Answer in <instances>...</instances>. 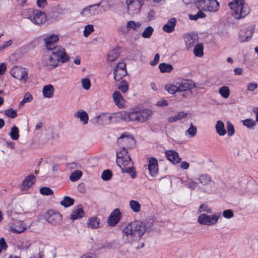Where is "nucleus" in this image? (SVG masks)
<instances>
[{
  "mask_svg": "<svg viewBox=\"0 0 258 258\" xmlns=\"http://www.w3.org/2000/svg\"><path fill=\"white\" fill-rule=\"evenodd\" d=\"M69 59L64 49L60 46H57L48 50L47 54L43 57V61L44 65L51 69L58 66L59 62L64 63Z\"/></svg>",
  "mask_w": 258,
  "mask_h": 258,
  "instance_id": "nucleus-1",
  "label": "nucleus"
},
{
  "mask_svg": "<svg viewBox=\"0 0 258 258\" xmlns=\"http://www.w3.org/2000/svg\"><path fill=\"white\" fill-rule=\"evenodd\" d=\"M117 162L123 165L122 171L123 173H129L131 177L136 175V171L133 167V163L128 154L127 149H120L116 152Z\"/></svg>",
  "mask_w": 258,
  "mask_h": 258,
  "instance_id": "nucleus-2",
  "label": "nucleus"
},
{
  "mask_svg": "<svg viewBox=\"0 0 258 258\" xmlns=\"http://www.w3.org/2000/svg\"><path fill=\"white\" fill-rule=\"evenodd\" d=\"M228 6L233 10V17L237 20L244 18L250 12V8L244 0H233Z\"/></svg>",
  "mask_w": 258,
  "mask_h": 258,
  "instance_id": "nucleus-3",
  "label": "nucleus"
},
{
  "mask_svg": "<svg viewBox=\"0 0 258 258\" xmlns=\"http://www.w3.org/2000/svg\"><path fill=\"white\" fill-rule=\"evenodd\" d=\"M144 3L145 0H126L128 14L134 16L139 14Z\"/></svg>",
  "mask_w": 258,
  "mask_h": 258,
  "instance_id": "nucleus-4",
  "label": "nucleus"
},
{
  "mask_svg": "<svg viewBox=\"0 0 258 258\" xmlns=\"http://www.w3.org/2000/svg\"><path fill=\"white\" fill-rule=\"evenodd\" d=\"M134 231V221L129 223L123 229L122 238L125 243L132 244L135 242Z\"/></svg>",
  "mask_w": 258,
  "mask_h": 258,
  "instance_id": "nucleus-5",
  "label": "nucleus"
},
{
  "mask_svg": "<svg viewBox=\"0 0 258 258\" xmlns=\"http://www.w3.org/2000/svg\"><path fill=\"white\" fill-rule=\"evenodd\" d=\"M254 32V26H248L242 28L238 33V40L240 42H245L250 40Z\"/></svg>",
  "mask_w": 258,
  "mask_h": 258,
  "instance_id": "nucleus-6",
  "label": "nucleus"
},
{
  "mask_svg": "<svg viewBox=\"0 0 258 258\" xmlns=\"http://www.w3.org/2000/svg\"><path fill=\"white\" fill-rule=\"evenodd\" d=\"M220 216L217 214L208 215L206 214H202L198 217V222L202 225L211 226L215 224Z\"/></svg>",
  "mask_w": 258,
  "mask_h": 258,
  "instance_id": "nucleus-7",
  "label": "nucleus"
},
{
  "mask_svg": "<svg viewBox=\"0 0 258 258\" xmlns=\"http://www.w3.org/2000/svg\"><path fill=\"white\" fill-rule=\"evenodd\" d=\"M11 75L15 79L26 82L28 79L27 72L24 68L20 67H14L10 71Z\"/></svg>",
  "mask_w": 258,
  "mask_h": 258,
  "instance_id": "nucleus-8",
  "label": "nucleus"
},
{
  "mask_svg": "<svg viewBox=\"0 0 258 258\" xmlns=\"http://www.w3.org/2000/svg\"><path fill=\"white\" fill-rule=\"evenodd\" d=\"M134 238L135 241L141 239L146 231L145 223L140 221H134Z\"/></svg>",
  "mask_w": 258,
  "mask_h": 258,
  "instance_id": "nucleus-9",
  "label": "nucleus"
},
{
  "mask_svg": "<svg viewBox=\"0 0 258 258\" xmlns=\"http://www.w3.org/2000/svg\"><path fill=\"white\" fill-rule=\"evenodd\" d=\"M113 74L115 81H120L127 74L126 64L123 62H119L114 70Z\"/></svg>",
  "mask_w": 258,
  "mask_h": 258,
  "instance_id": "nucleus-10",
  "label": "nucleus"
},
{
  "mask_svg": "<svg viewBox=\"0 0 258 258\" xmlns=\"http://www.w3.org/2000/svg\"><path fill=\"white\" fill-rule=\"evenodd\" d=\"M121 217L120 210L118 208L115 209L112 211L108 217V224L112 227L115 226L120 220Z\"/></svg>",
  "mask_w": 258,
  "mask_h": 258,
  "instance_id": "nucleus-11",
  "label": "nucleus"
},
{
  "mask_svg": "<svg viewBox=\"0 0 258 258\" xmlns=\"http://www.w3.org/2000/svg\"><path fill=\"white\" fill-rule=\"evenodd\" d=\"M46 20L45 13L39 11H34L32 18L31 21L35 25H40L44 24Z\"/></svg>",
  "mask_w": 258,
  "mask_h": 258,
  "instance_id": "nucleus-12",
  "label": "nucleus"
},
{
  "mask_svg": "<svg viewBox=\"0 0 258 258\" xmlns=\"http://www.w3.org/2000/svg\"><path fill=\"white\" fill-rule=\"evenodd\" d=\"M27 226L23 221L21 220L14 221L10 225L11 231L15 233H21L26 229Z\"/></svg>",
  "mask_w": 258,
  "mask_h": 258,
  "instance_id": "nucleus-13",
  "label": "nucleus"
},
{
  "mask_svg": "<svg viewBox=\"0 0 258 258\" xmlns=\"http://www.w3.org/2000/svg\"><path fill=\"white\" fill-rule=\"evenodd\" d=\"M48 216L47 217V221L53 225L59 224L62 221V216L58 212H55L50 210L47 212Z\"/></svg>",
  "mask_w": 258,
  "mask_h": 258,
  "instance_id": "nucleus-14",
  "label": "nucleus"
},
{
  "mask_svg": "<svg viewBox=\"0 0 258 258\" xmlns=\"http://www.w3.org/2000/svg\"><path fill=\"white\" fill-rule=\"evenodd\" d=\"M152 111L148 109L138 108V122H144L150 119L152 115Z\"/></svg>",
  "mask_w": 258,
  "mask_h": 258,
  "instance_id": "nucleus-15",
  "label": "nucleus"
},
{
  "mask_svg": "<svg viewBox=\"0 0 258 258\" xmlns=\"http://www.w3.org/2000/svg\"><path fill=\"white\" fill-rule=\"evenodd\" d=\"M165 153L167 159L173 164H177L181 161L178 153L174 150H167Z\"/></svg>",
  "mask_w": 258,
  "mask_h": 258,
  "instance_id": "nucleus-16",
  "label": "nucleus"
},
{
  "mask_svg": "<svg viewBox=\"0 0 258 258\" xmlns=\"http://www.w3.org/2000/svg\"><path fill=\"white\" fill-rule=\"evenodd\" d=\"M134 142V138L127 136L124 137L123 135L121 136L117 140V143L119 146H120V149H127Z\"/></svg>",
  "mask_w": 258,
  "mask_h": 258,
  "instance_id": "nucleus-17",
  "label": "nucleus"
},
{
  "mask_svg": "<svg viewBox=\"0 0 258 258\" xmlns=\"http://www.w3.org/2000/svg\"><path fill=\"white\" fill-rule=\"evenodd\" d=\"M176 84L179 92L190 90L194 85L193 82L191 80H183L176 82Z\"/></svg>",
  "mask_w": 258,
  "mask_h": 258,
  "instance_id": "nucleus-18",
  "label": "nucleus"
},
{
  "mask_svg": "<svg viewBox=\"0 0 258 258\" xmlns=\"http://www.w3.org/2000/svg\"><path fill=\"white\" fill-rule=\"evenodd\" d=\"M148 170L151 176H156L158 171V161L154 158H151L149 160Z\"/></svg>",
  "mask_w": 258,
  "mask_h": 258,
  "instance_id": "nucleus-19",
  "label": "nucleus"
},
{
  "mask_svg": "<svg viewBox=\"0 0 258 258\" xmlns=\"http://www.w3.org/2000/svg\"><path fill=\"white\" fill-rule=\"evenodd\" d=\"M99 13L97 5H95L85 8L82 11L81 14L84 17H89L90 15H97Z\"/></svg>",
  "mask_w": 258,
  "mask_h": 258,
  "instance_id": "nucleus-20",
  "label": "nucleus"
},
{
  "mask_svg": "<svg viewBox=\"0 0 258 258\" xmlns=\"http://www.w3.org/2000/svg\"><path fill=\"white\" fill-rule=\"evenodd\" d=\"M58 40V37L55 34H51L44 39L45 46L48 50L55 47L54 45V43Z\"/></svg>",
  "mask_w": 258,
  "mask_h": 258,
  "instance_id": "nucleus-21",
  "label": "nucleus"
},
{
  "mask_svg": "<svg viewBox=\"0 0 258 258\" xmlns=\"http://www.w3.org/2000/svg\"><path fill=\"white\" fill-rule=\"evenodd\" d=\"M84 216V212L82 205H79L76 209L73 210L70 215V219L76 220L82 218Z\"/></svg>",
  "mask_w": 258,
  "mask_h": 258,
  "instance_id": "nucleus-22",
  "label": "nucleus"
},
{
  "mask_svg": "<svg viewBox=\"0 0 258 258\" xmlns=\"http://www.w3.org/2000/svg\"><path fill=\"white\" fill-rule=\"evenodd\" d=\"M54 88L53 85L48 84L43 86L42 94L45 98H51L54 96Z\"/></svg>",
  "mask_w": 258,
  "mask_h": 258,
  "instance_id": "nucleus-23",
  "label": "nucleus"
},
{
  "mask_svg": "<svg viewBox=\"0 0 258 258\" xmlns=\"http://www.w3.org/2000/svg\"><path fill=\"white\" fill-rule=\"evenodd\" d=\"M142 26V23L140 22H135L134 21H129L126 25V31L130 32L131 30L138 31Z\"/></svg>",
  "mask_w": 258,
  "mask_h": 258,
  "instance_id": "nucleus-24",
  "label": "nucleus"
},
{
  "mask_svg": "<svg viewBox=\"0 0 258 258\" xmlns=\"http://www.w3.org/2000/svg\"><path fill=\"white\" fill-rule=\"evenodd\" d=\"M219 9V4L217 0H209L207 2L206 11L216 12Z\"/></svg>",
  "mask_w": 258,
  "mask_h": 258,
  "instance_id": "nucleus-25",
  "label": "nucleus"
},
{
  "mask_svg": "<svg viewBox=\"0 0 258 258\" xmlns=\"http://www.w3.org/2000/svg\"><path fill=\"white\" fill-rule=\"evenodd\" d=\"M176 20L175 18H172L163 26V30L167 33H170L174 31L176 25Z\"/></svg>",
  "mask_w": 258,
  "mask_h": 258,
  "instance_id": "nucleus-26",
  "label": "nucleus"
},
{
  "mask_svg": "<svg viewBox=\"0 0 258 258\" xmlns=\"http://www.w3.org/2000/svg\"><path fill=\"white\" fill-rule=\"evenodd\" d=\"M113 99L115 104L119 107L123 105V98L119 91H115L113 94Z\"/></svg>",
  "mask_w": 258,
  "mask_h": 258,
  "instance_id": "nucleus-27",
  "label": "nucleus"
},
{
  "mask_svg": "<svg viewBox=\"0 0 258 258\" xmlns=\"http://www.w3.org/2000/svg\"><path fill=\"white\" fill-rule=\"evenodd\" d=\"M75 116L80 118V121L83 122L84 124L87 123L89 117L87 113L84 110H79L75 114Z\"/></svg>",
  "mask_w": 258,
  "mask_h": 258,
  "instance_id": "nucleus-28",
  "label": "nucleus"
},
{
  "mask_svg": "<svg viewBox=\"0 0 258 258\" xmlns=\"http://www.w3.org/2000/svg\"><path fill=\"white\" fill-rule=\"evenodd\" d=\"M100 219L97 217H92L88 219L87 225L92 229H96L99 227Z\"/></svg>",
  "mask_w": 258,
  "mask_h": 258,
  "instance_id": "nucleus-29",
  "label": "nucleus"
},
{
  "mask_svg": "<svg viewBox=\"0 0 258 258\" xmlns=\"http://www.w3.org/2000/svg\"><path fill=\"white\" fill-rule=\"evenodd\" d=\"M215 128L216 130V132L220 136H223L226 133L224 124L221 120H218L217 121L215 125Z\"/></svg>",
  "mask_w": 258,
  "mask_h": 258,
  "instance_id": "nucleus-30",
  "label": "nucleus"
},
{
  "mask_svg": "<svg viewBox=\"0 0 258 258\" xmlns=\"http://www.w3.org/2000/svg\"><path fill=\"white\" fill-rule=\"evenodd\" d=\"M35 178H25L21 185L22 190H27L34 183Z\"/></svg>",
  "mask_w": 258,
  "mask_h": 258,
  "instance_id": "nucleus-31",
  "label": "nucleus"
},
{
  "mask_svg": "<svg viewBox=\"0 0 258 258\" xmlns=\"http://www.w3.org/2000/svg\"><path fill=\"white\" fill-rule=\"evenodd\" d=\"M184 40L187 49L191 48L194 44V38L192 33L186 34L184 36Z\"/></svg>",
  "mask_w": 258,
  "mask_h": 258,
  "instance_id": "nucleus-32",
  "label": "nucleus"
},
{
  "mask_svg": "<svg viewBox=\"0 0 258 258\" xmlns=\"http://www.w3.org/2000/svg\"><path fill=\"white\" fill-rule=\"evenodd\" d=\"M75 200L73 198L65 196L60 202V205L65 208L69 207L74 204Z\"/></svg>",
  "mask_w": 258,
  "mask_h": 258,
  "instance_id": "nucleus-33",
  "label": "nucleus"
},
{
  "mask_svg": "<svg viewBox=\"0 0 258 258\" xmlns=\"http://www.w3.org/2000/svg\"><path fill=\"white\" fill-rule=\"evenodd\" d=\"M209 0H195V6L199 9L206 11L207 2Z\"/></svg>",
  "mask_w": 258,
  "mask_h": 258,
  "instance_id": "nucleus-34",
  "label": "nucleus"
},
{
  "mask_svg": "<svg viewBox=\"0 0 258 258\" xmlns=\"http://www.w3.org/2000/svg\"><path fill=\"white\" fill-rule=\"evenodd\" d=\"M204 55L203 44L200 43L195 46V56L201 57Z\"/></svg>",
  "mask_w": 258,
  "mask_h": 258,
  "instance_id": "nucleus-35",
  "label": "nucleus"
},
{
  "mask_svg": "<svg viewBox=\"0 0 258 258\" xmlns=\"http://www.w3.org/2000/svg\"><path fill=\"white\" fill-rule=\"evenodd\" d=\"M187 113L184 112H179L174 116L170 117L168 118V121L169 122H173L178 120H181L182 118L185 117Z\"/></svg>",
  "mask_w": 258,
  "mask_h": 258,
  "instance_id": "nucleus-36",
  "label": "nucleus"
},
{
  "mask_svg": "<svg viewBox=\"0 0 258 258\" xmlns=\"http://www.w3.org/2000/svg\"><path fill=\"white\" fill-rule=\"evenodd\" d=\"M129 205L130 208L133 212L138 213L141 211V206L138 201L131 200Z\"/></svg>",
  "mask_w": 258,
  "mask_h": 258,
  "instance_id": "nucleus-37",
  "label": "nucleus"
},
{
  "mask_svg": "<svg viewBox=\"0 0 258 258\" xmlns=\"http://www.w3.org/2000/svg\"><path fill=\"white\" fill-rule=\"evenodd\" d=\"M159 68L161 73H169L173 70V67L171 64L161 63L159 66Z\"/></svg>",
  "mask_w": 258,
  "mask_h": 258,
  "instance_id": "nucleus-38",
  "label": "nucleus"
},
{
  "mask_svg": "<svg viewBox=\"0 0 258 258\" xmlns=\"http://www.w3.org/2000/svg\"><path fill=\"white\" fill-rule=\"evenodd\" d=\"M32 100L33 97L29 92L25 93L24 96V98L20 102L19 105V107L22 108L24 106L25 103L30 102Z\"/></svg>",
  "mask_w": 258,
  "mask_h": 258,
  "instance_id": "nucleus-39",
  "label": "nucleus"
},
{
  "mask_svg": "<svg viewBox=\"0 0 258 258\" xmlns=\"http://www.w3.org/2000/svg\"><path fill=\"white\" fill-rule=\"evenodd\" d=\"M219 93L224 98H227L230 95V90L228 87L224 86L220 88Z\"/></svg>",
  "mask_w": 258,
  "mask_h": 258,
  "instance_id": "nucleus-40",
  "label": "nucleus"
},
{
  "mask_svg": "<svg viewBox=\"0 0 258 258\" xmlns=\"http://www.w3.org/2000/svg\"><path fill=\"white\" fill-rule=\"evenodd\" d=\"M129 111H121L116 113V117L126 122L130 121Z\"/></svg>",
  "mask_w": 258,
  "mask_h": 258,
  "instance_id": "nucleus-41",
  "label": "nucleus"
},
{
  "mask_svg": "<svg viewBox=\"0 0 258 258\" xmlns=\"http://www.w3.org/2000/svg\"><path fill=\"white\" fill-rule=\"evenodd\" d=\"M9 135L12 139L14 140H17L19 137L18 128L16 126L12 127Z\"/></svg>",
  "mask_w": 258,
  "mask_h": 258,
  "instance_id": "nucleus-42",
  "label": "nucleus"
},
{
  "mask_svg": "<svg viewBox=\"0 0 258 258\" xmlns=\"http://www.w3.org/2000/svg\"><path fill=\"white\" fill-rule=\"evenodd\" d=\"M166 90L170 94H173L178 91L176 82L174 84H167L165 86Z\"/></svg>",
  "mask_w": 258,
  "mask_h": 258,
  "instance_id": "nucleus-43",
  "label": "nucleus"
},
{
  "mask_svg": "<svg viewBox=\"0 0 258 258\" xmlns=\"http://www.w3.org/2000/svg\"><path fill=\"white\" fill-rule=\"evenodd\" d=\"M130 121L138 122V108L132 109L129 111Z\"/></svg>",
  "mask_w": 258,
  "mask_h": 258,
  "instance_id": "nucleus-44",
  "label": "nucleus"
},
{
  "mask_svg": "<svg viewBox=\"0 0 258 258\" xmlns=\"http://www.w3.org/2000/svg\"><path fill=\"white\" fill-rule=\"evenodd\" d=\"M96 119H97V122L98 123L100 121L101 123H107L110 122V120L112 119V117L105 114H102L98 116Z\"/></svg>",
  "mask_w": 258,
  "mask_h": 258,
  "instance_id": "nucleus-45",
  "label": "nucleus"
},
{
  "mask_svg": "<svg viewBox=\"0 0 258 258\" xmlns=\"http://www.w3.org/2000/svg\"><path fill=\"white\" fill-rule=\"evenodd\" d=\"M33 13L34 10L33 9H25L22 12L21 15L23 18H28L31 20V19L32 18Z\"/></svg>",
  "mask_w": 258,
  "mask_h": 258,
  "instance_id": "nucleus-46",
  "label": "nucleus"
},
{
  "mask_svg": "<svg viewBox=\"0 0 258 258\" xmlns=\"http://www.w3.org/2000/svg\"><path fill=\"white\" fill-rule=\"evenodd\" d=\"M154 29L151 26L147 27L142 34V36L145 38H149L152 35Z\"/></svg>",
  "mask_w": 258,
  "mask_h": 258,
  "instance_id": "nucleus-47",
  "label": "nucleus"
},
{
  "mask_svg": "<svg viewBox=\"0 0 258 258\" xmlns=\"http://www.w3.org/2000/svg\"><path fill=\"white\" fill-rule=\"evenodd\" d=\"M40 193L44 196H52L53 195V190L49 187L43 186L40 188Z\"/></svg>",
  "mask_w": 258,
  "mask_h": 258,
  "instance_id": "nucleus-48",
  "label": "nucleus"
},
{
  "mask_svg": "<svg viewBox=\"0 0 258 258\" xmlns=\"http://www.w3.org/2000/svg\"><path fill=\"white\" fill-rule=\"evenodd\" d=\"M243 125L248 128H253L256 124V121L252 119H245L242 120Z\"/></svg>",
  "mask_w": 258,
  "mask_h": 258,
  "instance_id": "nucleus-49",
  "label": "nucleus"
},
{
  "mask_svg": "<svg viewBox=\"0 0 258 258\" xmlns=\"http://www.w3.org/2000/svg\"><path fill=\"white\" fill-rule=\"evenodd\" d=\"M119 55L118 52L116 50L110 51L108 54V60L110 61H113Z\"/></svg>",
  "mask_w": 258,
  "mask_h": 258,
  "instance_id": "nucleus-50",
  "label": "nucleus"
},
{
  "mask_svg": "<svg viewBox=\"0 0 258 258\" xmlns=\"http://www.w3.org/2000/svg\"><path fill=\"white\" fill-rule=\"evenodd\" d=\"M94 30V27L92 25H87L85 27L84 36L87 37Z\"/></svg>",
  "mask_w": 258,
  "mask_h": 258,
  "instance_id": "nucleus-51",
  "label": "nucleus"
},
{
  "mask_svg": "<svg viewBox=\"0 0 258 258\" xmlns=\"http://www.w3.org/2000/svg\"><path fill=\"white\" fill-rule=\"evenodd\" d=\"M118 89L124 93L128 89V85L125 81H122L118 86Z\"/></svg>",
  "mask_w": 258,
  "mask_h": 258,
  "instance_id": "nucleus-52",
  "label": "nucleus"
},
{
  "mask_svg": "<svg viewBox=\"0 0 258 258\" xmlns=\"http://www.w3.org/2000/svg\"><path fill=\"white\" fill-rule=\"evenodd\" d=\"M44 255V247H39L38 252L36 254H33L29 258H43Z\"/></svg>",
  "mask_w": 258,
  "mask_h": 258,
  "instance_id": "nucleus-53",
  "label": "nucleus"
},
{
  "mask_svg": "<svg viewBox=\"0 0 258 258\" xmlns=\"http://www.w3.org/2000/svg\"><path fill=\"white\" fill-rule=\"evenodd\" d=\"M5 114L7 116L12 118H15L17 116L16 111L13 110L12 108L6 110L5 111Z\"/></svg>",
  "mask_w": 258,
  "mask_h": 258,
  "instance_id": "nucleus-54",
  "label": "nucleus"
},
{
  "mask_svg": "<svg viewBox=\"0 0 258 258\" xmlns=\"http://www.w3.org/2000/svg\"><path fill=\"white\" fill-rule=\"evenodd\" d=\"M199 211L200 213L206 212L209 214H211L212 212L211 209L206 204H201L199 207Z\"/></svg>",
  "mask_w": 258,
  "mask_h": 258,
  "instance_id": "nucleus-55",
  "label": "nucleus"
},
{
  "mask_svg": "<svg viewBox=\"0 0 258 258\" xmlns=\"http://www.w3.org/2000/svg\"><path fill=\"white\" fill-rule=\"evenodd\" d=\"M227 128L228 134L229 136H232L234 134L235 130L234 126L230 121H227Z\"/></svg>",
  "mask_w": 258,
  "mask_h": 258,
  "instance_id": "nucleus-56",
  "label": "nucleus"
},
{
  "mask_svg": "<svg viewBox=\"0 0 258 258\" xmlns=\"http://www.w3.org/2000/svg\"><path fill=\"white\" fill-rule=\"evenodd\" d=\"M82 86L85 90H89L91 86V83L89 79L85 78L81 81Z\"/></svg>",
  "mask_w": 258,
  "mask_h": 258,
  "instance_id": "nucleus-57",
  "label": "nucleus"
},
{
  "mask_svg": "<svg viewBox=\"0 0 258 258\" xmlns=\"http://www.w3.org/2000/svg\"><path fill=\"white\" fill-rule=\"evenodd\" d=\"M223 216L224 217L229 219L233 217V212L231 210H225L223 212Z\"/></svg>",
  "mask_w": 258,
  "mask_h": 258,
  "instance_id": "nucleus-58",
  "label": "nucleus"
},
{
  "mask_svg": "<svg viewBox=\"0 0 258 258\" xmlns=\"http://www.w3.org/2000/svg\"><path fill=\"white\" fill-rule=\"evenodd\" d=\"M203 11H204L202 10L201 9H199V11L197 12V13L195 15V21H196L200 18H204L206 17V15Z\"/></svg>",
  "mask_w": 258,
  "mask_h": 258,
  "instance_id": "nucleus-59",
  "label": "nucleus"
},
{
  "mask_svg": "<svg viewBox=\"0 0 258 258\" xmlns=\"http://www.w3.org/2000/svg\"><path fill=\"white\" fill-rule=\"evenodd\" d=\"M257 84L256 83H249L247 85V89L248 91H253L257 88Z\"/></svg>",
  "mask_w": 258,
  "mask_h": 258,
  "instance_id": "nucleus-60",
  "label": "nucleus"
},
{
  "mask_svg": "<svg viewBox=\"0 0 258 258\" xmlns=\"http://www.w3.org/2000/svg\"><path fill=\"white\" fill-rule=\"evenodd\" d=\"M112 175L111 171L109 169H106L102 172L101 177H111Z\"/></svg>",
  "mask_w": 258,
  "mask_h": 258,
  "instance_id": "nucleus-61",
  "label": "nucleus"
},
{
  "mask_svg": "<svg viewBox=\"0 0 258 258\" xmlns=\"http://www.w3.org/2000/svg\"><path fill=\"white\" fill-rule=\"evenodd\" d=\"M8 247V245L6 242L5 239L4 237L0 238V248L1 249L6 250Z\"/></svg>",
  "mask_w": 258,
  "mask_h": 258,
  "instance_id": "nucleus-62",
  "label": "nucleus"
},
{
  "mask_svg": "<svg viewBox=\"0 0 258 258\" xmlns=\"http://www.w3.org/2000/svg\"><path fill=\"white\" fill-rule=\"evenodd\" d=\"M82 176V172L80 170H75L71 175L70 177H81Z\"/></svg>",
  "mask_w": 258,
  "mask_h": 258,
  "instance_id": "nucleus-63",
  "label": "nucleus"
},
{
  "mask_svg": "<svg viewBox=\"0 0 258 258\" xmlns=\"http://www.w3.org/2000/svg\"><path fill=\"white\" fill-rule=\"evenodd\" d=\"M160 56L158 53L155 54L153 60L150 61V64L151 66H155L157 64L159 60Z\"/></svg>",
  "mask_w": 258,
  "mask_h": 258,
  "instance_id": "nucleus-64",
  "label": "nucleus"
}]
</instances>
